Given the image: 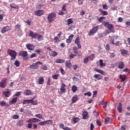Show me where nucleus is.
Segmentation results:
<instances>
[{"instance_id":"obj_36","label":"nucleus","mask_w":130,"mask_h":130,"mask_svg":"<svg viewBox=\"0 0 130 130\" xmlns=\"http://www.w3.org/2000/svg\"><path fill=\"white\" fill-rule=\"evenodd\" d=\"M58 54V53H57L55 51H52L51 53V56H53V57H55V56H57Z\"/></svg>"},{"instance_id":"obj_50","label":"nucleus","mask_w":130,"mask_h":130,"mask_svg":"<svg viewBox=\"0 0 130 130\" xmlns=\"http://www.w3.org/2000/svg\"><path fill=\"white\" fill-rule=\"evenodd\" d=\"M119 78L122 80V82H123L124 81H125V80H126V77H122V75H120L119 76Z\"/></svg>"},{"instance_id":"obj_4","label":"nucleus","mask_w":130,"mask_h":130,"mask_svg":"<svg viewBox=\"0 0 130 130\" xmlns=\"http://www.w3.org/2000/svg\"><path fill=\"white\" fill-rule=\"evenodd\" d=\"M104 26H105V27H107L110 32L114 33V31L113 30H114V26H113L112 24H109V22H105L104 24Z\"/></svg>"},{"instance_id":"obj_40","label":"nucleus","mask_w":130,"mask_h":130,"mask_svg":"<svg viewBox=\"0 0 130 130\" xmlns=\"http://www.w3.org/2000/svg\"><path fill=\"white\" fill-rule=\"evenodd\" d=\"M99 63H100V67H105V66H106L105 63L103 62V60H100Z\"/></svg>"},{"instance_id":"obj_37","label":"nucleus","mask_w":130,"mask_h":130,"mask_svg":"<svg viewBox=\"0 0 130 130\" xmlns=\"http://www.w3.org/2000/svg\"><path fill=\"white\" fill-rule=\"evenodd\" d=\"M77 90H78V87H77L76 85H73L72 87V90L73 92L75 93V92H77Z\"/></svg>"},{"instance_id":"obj_17","label":"nucleus","mask_w":130,"mask_h":130,"mask_svg":"<svg viewBox=\"0 0 130 130\" xmlns=\"http://www.w3.org/2000/svg\"><path fill=\"white\" fill-rule=\"evenodd\" d=\"M74 35H71L68 39L66 40L67 43H71L73 41V38H74Z\"/></svg>"},{"instance_id":"obj_42","label":"nucleus","mask_w":130,"mask_h":130,"mask_svg":"<svg viewBox=\"0 0 130 130\" xmlns=\"http://www.w3.org/2000/svg\"><path fill=\"white\" fill-rule=\"evenodd\" d=\"M59 77V75L58 74H56L54 75H53L52 78V79H53V80H57V79H58V78Z\"/></svg>"},{"instance_id":"obj_23","label":"nucleus","mask_w":130,"mask_h":130,"mask_svg":"<svg viewBox=\"0 0 130 130\" xmlns=\"http://www.w3.org/2000/svg\"><path fill=\"white\" fill-rule=\"evenodd\" d=\"M18 101V97L13 98L12 100L10 101V104H16Z\"/></svg>"},{"instance_id":"obj_1","label":"nucleus","mask_w":130,"mask_h":130,"mask_svg":"<svg viewBox=\"0 0 130 130\" xmlns=\"http://www.w3.org/2000/svg\"><path fill=\"white\" fill-rule=\"evenodd\" d=\"M28 37H31L32 39H38V41H43V40H44V39L43 38V36L38 33L34 34V32L32 30H29Z\"/></svg>"},{"instance_id":"obj_29","label":"nucleus","mask_w":130,"mask_h":130,"mask_svg":"<svg viewBox=\"0 0 130 130\" xmlns=\"http://www.w3.org/2000/svg\"><path fill=\"white\" fill-rule=\"evenodd\" d=\"M10 8H11V9H19V6L14 3L13 4H10Z\"/></svg>"},{"instance_id":"obj_62","label":"nucleus","mask_w":130,"mask_h":130,"mask_svg":"<svg viewBox=\"0 0 130 130\" xmlns=\"http://www.w3.org/2000/svg\"><path fill=\"white\" fill-rule=\"evenodd\" d=\"M51 82V79H50V78H49L48 79V81L47 82V85H48V86H50V82Z\"/></svg>"},{"instance_id":"obj_34","label":"nucleus","mask_w":130,"mask_h":130,"mask_svg":"<svg viewBox=\"0 0 130 130\" xmlns=\"http://www.w3.org/2000/svg\"><path fill=\"white\" fill-rule=\"evenodd\" d=\"M99 11L103 14V16H107V15H108V12L106 11H103V9H100Z\"/></svg>"},{"instance_id":"obj_16","label":"nucleus","mask_w":130,"mask_h":130,"mask_svg":"<svg viewBox=\"0 0 130 130\" xmlns=\"http://www.w3.org/2000/svg\"><path fill=\"white\" fill-rule=\"evenodd\" d=\"M27 49H28V50H33L34 49V45H33L31 44H28L27 45H26Z\"/></svg>"},{"instance_id":"obj_31","label":"nucleus","mask_w":130,"mask_h":130,"mask_svg":"<svg viewBox=\"0 0 130 130\" xmlns=\"http://www.w3.org/2000/svg\"><path fill=\"white\" fill-rule=\"evenodd\" d=\"M78 101V95H75L72 97V102L73 103H76Z\"/></svg>"},{"instance_id":"obj_30","label":"nucleus","mask_w":130,"mask_h":130,"mask_svg":"<svg viewBox=\"0 0 130 130\" xmlns=\"http://www.w3.org/2000/svg\"><path fill=\"white\" fill-rule=\"evenodd\" d=\"M43 83H44V78L42 77H40L39 79V84L43 85Z\"/></svg>"},{"instance_id":"obj_5","label":"nucleus","mask_w":130,"mask_h":130,"mask_svg":"<svg viewBox=\"0 0 130 130\" xmlns=\"http://www.w3.org/2000/svg\"><path fill=\"white\" fill-rule=\"evenodd\" d=\"M8 79L6 78H3L0 82V88L2 89H5L7 87V84H8Z\"/></svg>"},{"instance_id":"obj_59","label":"nucleus","mask_w":130,"mask_h":130,"mask_svg":"<svg viewBox=\"0 0 130 130\" xmlns=\"http://www.w3.org/2000/svg\"><path fill=\"white\" fill-rule=\"evenodd\" d=\"M87 62H89V58H88V57L85 58L84 59V63H87Z\"/></svg>"},{"instance_id":"obj_52","label":"nucleus","mask_w":130,"mask_h":130,"mask_svg":"<svg viewBox=\"0 0 130 130\" xmlns=\"http://www.w3.org/2000/svg\"><path fill=\"white\" fill-rule=\"evenodd\" d=\"M61 11H63V12H66V11H67V5H63L61 9Z\"/></svg>"},{"instance_id":"obj_35","label":"nucleus","mask_w":130,"mask_h":130,"mask_svg":"<svg viewBox=\"0 0 130 130\" xmlns=\"http://www.w3.org/2000/svg\"><path fill=\"white\" fill-rule=\"evenodd\" d=\"M0 106L2 107L4 106H8V104L4 101H0Z\"/></svg>"},{"instance_id":"obj_53","label":"nucleus","mask_w":130,"mask_h":130,"mask_svg":"<svg viewBox=\"0 0 130 130\" xmlns=\"http://www.w3.org/2000/svg\"><path fill=\"white\" fill-rule=\"evenodd\" d=\"M21 28V25L19 24H17L15 26V30H18V29H20Z\"/></svg>"},{"instance_id":"obj_48","label":"nucleus","mask_w":130,"mask_h":130,"mask_svg":"<svg viewBox=\"0 0 130 130\" xmlns=\"http://www.w3.org/2000/svg\"><path fill=\"white\" fill-rule=\"evenodd\" d=\"M46 124V121H41L38 123V125H45Z\"/></svg>"},{"instance_id":"obj_8","label":"nucleus","mask_w":130,"mask_h":130,"mask_svg":"<svg viewBox=\"0 0 130 130\" xmlns=\"http://www.w3.org/2000/svg\"><path fill=\"white\" fill-rule=\"evenodd\" d=\"M65 88L66 84H64V83L61 84L59 94H63V93H66V92H67V89H66Z\"/></svg>"},{"instance_id":"obj_58","label":"nucleus","mask_w":130,"mask_h":130,"mask_svg":"<svg viewBox=\"0 0 130 130\" xmlns=\"http://www.w3.org/2000/svg\"><path fill=\"white\" fill-rule=\"evenodd\" d=\"M36 117H38L39 118H42V117H43V115L40 114H38L35 115Z\"/></svg>"},{"instance_id":"obj_49","label":"nucleus","mask_w":130,"mask_h":130,"mask_svg":"<svg viewBox=\"0 0 130 130\" xmlns=\"http://www.w3.org/2000/svg\"><path fill=\"white\" fill-rule=\"evenodd\" d=\"M41 69L42 70H44V71H47V70H48V68H47V66L44 64L42 66Z\"/></svg>"},{"instance_id":"obj_27","label":"nucleus","mask_w":130,"mask_h":130,"mask_svg":"<svg viewBox=\"0 0 130 130\" xmlns=\"http://www.w3.org/2000/svg\"><path fill=\"white\" fill-rule=\"evenodd\" d=\"M30 102H31V103H34V101H33V99L32 100H24L23 102V104H29V103H30Z\"/></svg>"},{"instance_id":"obj_26","label":"nucleus","mask_w":130,"mask_h":130,"mask_svg":"<svg viewBox=\"0 0 130 130\" xmlns=\"http://www.w3.org/2000/svg\"><path fill=\"white\" fill-rule=\"evenodd\" d=\"M74 43L75 44H81V41H80V37L79 36L76 38Z\"/></svg>"},{"instance_id":"obj_39","label":"nucleus","mask_w":130,"mask_h":130,"mask_svg":"<svg viewBox=\"0 0 130 130\" xmlns=\"http://www.w3.org/2000/svg\"><path fill=\"white\" fill-rule=\"evenodd\" d=\"M13 64H14V66H16V67H17V68H19V67H20V61H19V60H16Z\"/></svg>"},{"instance_id":"obj_64","label":"nucleus","mask_w":130,"mask_h":130,"mask_svg":"<svg viewBox=\"0 0 130 130\" xmlns=\"http://www.w3.org/2000/svg\"><path fill=\"white\" fill-rule=\"evenodd\" d=\"M63 130H72V128L69 127L64 126V128H63Z\"/></svg>"},{"instance_id":"obj_33","label":"nucleus","mask_w":130,"mask_h":130,"mask_svg":"<svg viewBox=\"0 0 130 130\" xmlns=\"http://www.w3.org/2000/svg\"><path fill=\"white\" fill-rule=\"evenodd\" d=\"M54 42L55 44H58V43H59L60 41H59V39H58V37H54Z\"/></svg>"},{"instance_id":"obj_51","label":"nucleus","mask_w":130,"mask_h":130,"mask_svg":"<svg viewBox=\"0 0 130 130\" xmlns=\"http://www.w3.org/2000/svg\"><path fill=\"white\" fill-rule=\"evenodd\" d=\"M19 117H20V116H19V115H14L12 117V118L13 119H18Z\"/></svg>"},{"instance_id":"obj_56","label":"nucleus","mask_w":130,"mask_h":130,"mask_svg":"<svg viewBox=\"0 0 130 130\" xmlns=\"http://www.w3.org/2000/svg\"><path fill=\"white\" fill-rule=\"evenodd\" d=\"M105 18V17L102 16L99 18L98 21H99L100 23H102V21H103V19Z\"/></svg>"},{"instance_id":"obj_6","label":"nucleus","mask_w":130,"mask_h":130,"mask_svg":"<svg viewBox=\"0 0 130 130\" xmlns=\"http://www.w3.org/2000/svg\"><path fill=\"white\" fill-rule=\"evenodd\" d=\"M98 29H99V27L98 26V25L92 27V28L89 30V32L88 33L89 36H92V35H94L95 33H97Z\"/></svg>"},{"instance_id":"obj_44","label":"nucleus","mask_w":130,"mask_h":130,"mask_svg":"<svg viewBox=\"0 0 130 130\" xmlns=\"http://www.w3.org/2000/svg\"><path fill=\"white\" fill-rule=\"evenodd\" d=\"M43 6H44V4H43V3L40 4L38 5L37 6L36 8L38 9H40L43 7Z\"/></svg>"},{"instance_id":"obj_10","label":"nucleus","mask_w":130,"mask_h":130,"mask_svg":"<svg viewBox=\"0 0 130 130\" xmlns=\"http://www.w3.org/2000/svg\"><path fill=\"white\" fill-rule=\"evenodd\" d=\"M39 121H40V120L36 118H33L32 119H29L27 121V122H29V123H32V122H34V123H36V122H39Z\"/></svg>"},{"instance_id":"obj_46","label":"nucleus","mask_w":130,"mask_h":130,"mask_svg":"<svg viewBox=\"0 0 130 130\" xmlns=\"http://www.w3.org/2000/svg\"><path fill=\"white\" fill-rule=\"evenodd\" d=\"M121 44H122V42L121 41H117L116 43H115V45H116V46H120Z\"/></svg>"},{"instance_id":"obj_47","label":"nucleus","mask_w":130,"mask_h":130,"mask_svg":"<svg viewBox=\"0 0 130 130\" xmlns=\"http://www.w3.org/2000/svg\"><path fill=\"white\" fill-rule=\"evenodd\" d=\"M105 49L107 51L110 50V45L109 44H107L105 47Z\"/></svg>"},{"instance_id":"obj_38","label":"nucleus","mask_w":130,"mask_h":130,"mask_svg":"<svg viewBox=\"0 0 130 130\" xmlns=\"http://www.w3.org/2000/svg\"><path fill=\"white\" fill-rule=\"evenodd\" d=\"M128 51L126 50H121V53L122 55H125V54H127Z\"/></svg>"},{"instance_id":"obj_12","label":"nucleus","mask_w":130,"mask_h":130,"mask_svg":"<svg viewBox=\"0 0 130 130\" xmlns=\"http://www.w3.org/2000/svg\"><path fill=\"white\" fill-rule=\"evenodd\" d=\"M19 56H22V57H26L28 55L27 51H20L19 52Z\"/></svg>"},{"instance_id":"obj_22","label":"nucleus","mask_w":130,"mask_h":130,"mask_svg":"<svg viewBox=\"0 0 130 130\" xmlns=\"http://www.w3.org/2000/svg\"><path fill=\"white\" fill-rule=\"evenodd\" d=\"M117 110L119 113H121V112H122V104H121V103L119 104L117 107Z\"/></svg>"},{"instance_id":"obj_25","label":"nucleus","mask_w":130,"mask_h":130,"mask_svg":"<svg viewBox=\"0 0 130 130\" xmlns=\"http://www.w3.org/2000/svg\"><path fill=\"white\" fill-rule=\"evenodd\" d=\"M118 68L119 69H123L124 68V63L122 61H120L118 63Z\"/></svg>"},{"instance_id":"obj_11","label":"nucleus","mask_w":130,"mask_h":130,"mask_svg":"<svg viewBox=\"0 0 130 130\" xmlns=\"http://www.w3.org/2000/svg\"><path fill=\"white\" fill-rule=\"evenodd\" d=\"M82 119H88L89 118V114H88V112L87 111H84L82 113Z\"/></svg>"},{"instance_id":"obj_7","label":"nucleus","mask_w":130,"mask_h":130,"mask_svg":"<svg viewBox=\"0 0 130 130\" xmlns=\"http://www.w3.org/2000/svg\"><path fill=\"white\" fill-rule=\"evenodd\" d=\"M40 64H42V63L40 61H38L36 63H33L32 64L30 65V69H38Z\"/></svg>"},{"instance_id":"obj_32","label":"nucleus","mask_w":130,"mask_h":130,"mask_svg":"<svg viewBox=\"0 0 130 130\" xmlns=\"http://www.w3.org/2000/svg\"><path fill=\"white\" fill-rule=\"evenodd\" d=\"M88 57L89 60L93 61V60H94V59H95V54H92L91 55L89 56Z\"/></svg>"},{"instance_id":"obj_41","label":"nucleus","mask_w":130,"mask_h":130,"mask_svg":"<svg viewBox=\"0 0 130 130\" xmlns=\"http://www.w3.org/2000/svg\"><path fill=\"white\" fill-rule=\"evenodd\" d=\"M73 121L75 123H77V122H79V121H80V118H79V117L73 118Z\"/></svg>"},{"instance_id":"obj_19","label":"nucleus","mask_w":130,"mask_h":130,"mask_svg":"<svg viewBox=\"0 0 130 130\" xmlns=\"http://www.w3.org/2000/svg\"><path fill=\"white\" fill-rule=\"evenodd\" d=\"M94 71H95V72H97V73H99V74H101V75H103V76H105L106 73L103 70L98 69L97 68H94Z\"/></svg>"},{"instance_id":"obj_45","label":"nucleus","mask_w":130,"mask_h":130,"mask_svg":"<svg viewBox=\"0 0 130 130\" xmlns=\"http://www.w3.org/2000/svg\"><path fill=\"white\" fill-rule=\"evenodd\" d=\"M73 19H69L67 20V25H71V24H73Z\"/></svg>"},{"instance_id":"obj_43","label":"nucleus","mask_w":130,"mask_h":130,"mask_svg":"<svg viewBox=\"0 0 130 130\" xmlns=\"http://www.w3.org/2000/svg\"><path fill=\"white\" fill-rule=\"evenodd\" d=\"M53 123V121L52 120H46V124H52Z\"/></svg>"},{"instance_id":"obj_18","label":"nucleus","mask_w":130,"mask_h":130,"mask_svg":"<svg viewBox=\"0 0 130 130\" xmlns=\"http://www.w3.org/2000/svg\"><path fill=\"white\" fill-rule=\"evenodd\" d=\"M94 78H95V79H96L98 81H99L100 80H102V79H103V76H102V75H101V74H95L94 75Z\"/></svg>"},{"instance_id":"obj_20","label":"nucleus","mask_w":130,"mask_h":130,"mask_svg":"<svg viewBox=\"0 0 130 130\" xmlns=\"http://www.w3.org/2000/svg\"><path fill=\"white\" fill-rule=\"evenodd\" d=\"M2 94L5 96V97H10L12 95L11 91H3Z\"/></svg>"},{"instance_id":"obj_15","label":"nucleus","mask_w":130,"mask_h":130,"mask_svg":"<svg viewBox=\"0 0 130 130\" xmlns=\"http://www.w3.org/2000/svg\"><path fill=\"white\" fill-rule=\"evenodd\" d=\"M73 50L74 54L76 56H78L80 55V54L79 53V51H78V47H77L76 46L73 47Z\"/></svg>"},{"instance_id":"obj_2","label":"nucleus","mask_w":130,"mask_h":130,"mask_svg":"<svg viewBox=\"0 0 130 130\" xmlns=\"http://www.w3.org/2000/svg\"><path fill=\"white\" fill-rule=\"evenodd\" d=\"M55 18H56V14L55 13L52 12L49 13L47 16V21L48 23H52V22H53V21L55 20Z\"/></svg>"},{"instance_id":"obj_63","label":"nucleus","mask_w":130,"mask_h":130,"mask_svg":"<svg viewBox=\"0 0 130 130\" xmlns=\"http://www.w3.org/2000/svg\"><path fill=\"white\" fill-rule=\"evenodd\" d=\"M25 23L27 24V25H31V21H30L29 20H27L26 21H25Z\"/></svg>"},{"instance_id":"obj_13","label":"nucleus","mask_w":130,"mask_h":130,"mask_svg":"<svg viewBox=\"0 0 130 130\" xmlns=\"http://www.w3.org/2000/svg\"><path fill=\"white\" fill-rule=\"evenodd\" d=\"M44 14V11L42 10H37L35 12L36 16H42Z\"/></svg>"},{"instance_id":"obj_21","label":"nucleus","mask_w":130,"mask_h":130,"mask_svg":"<svg viewBox=\"0 0 130 130\" xmlns=\"http://www.w3.org/2000/svg\"><path fill=\"white\" fill-rule=\"evenodd\" d=\"M17 126H23L24 125V120H19L16 123Z\"/></svg>"},{"instance_id":"obj_24","label":"nucleus","mask_w":130,"mask_h":130,"mask_svg":"<svg viewBox=\"0 0 130 130\" xmlns=\"http://www.w3.org/2000/svg\"><path fill=\"white\" fill-rule=\"evenodd\" d=\"M66 64L67 69H71V68H72V63L71 62V61H66Z\"/></svg>"},{"instance_id":"obj_61","label":"nucleus","mask_w":130,"mask_h":130,"mask_svg":"<svg viewBox=\"0 0 130 130\" xmlns=\"http://www.w3.org/2000/svg\"><path fill=\"white\" fill-rule=\"evenodd\" d=\"M123 21V18L122 17H119L118 18V23H121Z\"/></svg>"},{"instance_id":"obj_54","label":"nucleus","mask_w":130,"mask_h":130,"mask_svg":"<svg viewBox=\"0 0 130 130\" xmlns=\"http://www.w3.org/2000/svg\"><path fill=\"white\" fill-rule=\"evenodd\" d=\"M109 120H110V119L109 117H107L105 119V123H109Z\"/></svg>"},{"instance_id":"obj_57","label":"nucleus","mask_w":130,"mask_h":130,"mask_svg":"<svg viewBox=\"0 0 130 130\" xmlns=\"http://www.w3.org/2000/svg\"><path fill=\"white\" fill-rule=\"evenodd\" d=\"M65 13L64 12H63V11H62V10H60L58 12V15H59L60 16H63V15Z\"/></svg>"},{"instance_id":"obj_14","label":"nucleus","mask_w":130,"mask_h":130,"mask_svg":"<svg viewBox=\"0 0 130 130\" xmlns=\"http://www.w3.org/2000/svg\"><path fill=\"white\" fill-rule=\"evenodd\" d=\"M33 94V92L29 89H25L24 94L25 96H30V95H32Z\"/></svg>"},{"instance_id":"obj_3","label":"nucleus","mask_w":130,"mask_h":130,"mask_svg":"<svg viewBox=\"0 0 130 130\" xmlns=\"http://www.w3.org/2000/svg\"><path fill=\"white\" fill-rule=\"evenodd\" d=\"M7 53L11 56V60L16 59V56H17V52L16 51L9 49L7 51Z\"/></svg>"},{"instance_id":"obj_9","label":"nucleus","mask_w":130,"mask_h":130,"mask_svg":"<svg viewBox=\"0 0 130 130\" xmlns=\"http://www.w3.org/2000/svg\"><path fill=\"white\" fill-rule=\"evenodd\" d=\"M10 30H11L10 26H6L2 29L1 32L2 33V34H4L6 33V32H9Z\"/></svg>"},{"instance_id":"obj_28","label":"nucleus","mask_w":130,"mask_h":130,"mask_svg":"<svg viewBox=\"0 0 130 130\" xmlns=\"http://www.w3.org/2000/svg\"><path fill=\"white\" fill-rule=\"evenodd\" d=\"M66 60L61 59H56L55 60L56 63H63Z\"/></svg>"},{"instance_id":"obj_55","label":"nucleus","mask_w":130,"mask_h":130,"mask_svg":"<svg viewBox=\"0 0 130 130\" xmlns=\"http://www.w3.org/2000/svg\"><path fill=\"white\" fill-rule=\"evenodd\" d=\"M75 56H76L75 54L71 53V55L69 56L70 59H73Z\"/></svg>"},{"instance_id":"obj_60","label":"nucleus","mask_w":130,"mask_h":130,"mask_svg":"<svg viewBox=\"0 0 130 130\" xmlns=\"http://www.w3.org/2000/svg\"><path fill=\"white\" fill-rule=\"evenodd\" d=\"M30 58H33L34 57H36V53H34L30 55Z\"/></svg>"}]
</instances>
